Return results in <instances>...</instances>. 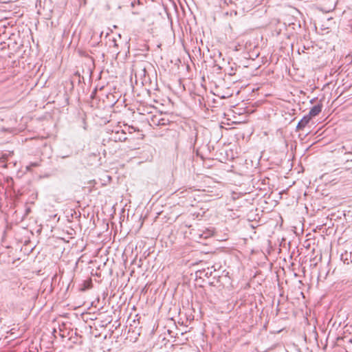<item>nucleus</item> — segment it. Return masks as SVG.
Returning <instances> with one entry per match:
<instances>
[{"label": "nucleus", "mask_w": 352, "mask_h": 352, "mask_svg": "<svg viewBox=\"0 0 352 352\" xmlns=\"http://www.w3.org/2000/svg\"><path fill=\"white\" fill-rule=\"evenodd\" d=\"M151 124L154 126H166L169 124V120L163 114L155 115L151 118Z\"/></svg>", "instance_id": "1"}, {"label": "nucleus", "mask_w": 352, "mask_h": 352, "mask_svg": "<svg viewBox=\"0 0 352 352\" xmlns=\"http://www.w3.org/2000/svg\"><path fill=\"white\" fill-rule=\"evenodd\" d=\"M110 139L114 140L115 142H124L126 140L127 138L124 130H121L113 132Z\"/></svg>", "instance_id": "2"}, {"label": "nucleus", "mask_w": 352, "mask_h": 352, "mask_svg": "<svg viewBox=\"0 0 352 352\" xmlns=\"http://www.w3.org/2000/svg\"><path fill=\"white\" fill-rule=\"evenodd\" d=\"M322 104H316L310 109L309 113L307 116H310V118L311 119L313 117L318 116L322 111Z\"/></svg>", "instance_id": "3"}, {"label": "nucleus", "mask_w": 352, "mask_h": 352, "mask_svg": "<svg viewBox=\"0 0 352 352\" xmlns=\"http://www.w3.org/2000/svg\"><path fill=\"white\" fill-rule=\"evenodd\" d=\"M310 120H311L310 116H304L299 121V122H298V124L297 125V129H299V130L300 129H302L303 128H305L309 124Z\"/></svg>", "instance_id": "4"}, {"label": "nucleus", "mask_w": 352, "mask_h": 352, "mask_svg": "<svg viewBox=\"0 0 352 352\" xmlns=\"http://www.w3.org/2000/svg\"><path fill=\"white\" fill-rule=\"evenodd\" d=\"M342 258L347 264L352 263V252H348L346 251L344 254H342Z\"/></svg>", "instance_id": "5"}, {"label": "nucleus", "mask_w": 352, "mask_h": 352, "mask_svg": "<svg viewBox=\"0 0 352 352\" xmlns=\"http://www.w3.org/2000/svg\"><path fill=\"white\" fill-rule=\"evenodd\" d=\"M8 47V45L6 44V42H0V51H3L6 49H7Z\"/></svg>", "instance_id": "6"}, {"label": "nucleus", "mask_w": 352, "mask_h": 352, "mask_svg": "<svg viewBox=\"0 0 352 352\" xmlns=\"http://www.w3.org/2000/svg\"><path fill=\"white\" fill-rule=\"evenodd\" d=\"M39 162H31L30 165L27 167L28 169H30L32 167H37L39 166Z\"/></svg>", "instance_id": "7"}, {"label": "nucleus", "mask_w": 352, "mask_h": 352, "mask_svg": "<svg viewBox=\"0 0 352 352\" xmlns=\"http://www.w3.org/2000/svg\"><path fill=\"white\" fill-rule=\"evenodd\" d=\"M142 73H143V75H144V81H146V70L145 68H144L142 70Z\"/></svg>", "instance_id": "8"}, {"label": "nucleus", "mask_w": 352, "mask_h": 352, "mask_svg": "<svg viewBox=\"0 0 352 352\" xmlns=\"http://www.w3.org/2000/svg\"><path fill=\"white\" fill-rule=\"evenodd\" d=\"M187 192L186 190H185V191H181V192H175L174 194H175L176 196H179V195L183 194V193H185V192Z\"/></svg>", "instance_id": "9"}, {"label": "nucleus", "mask_w": 352, "mask_h": 352, "mask_svg": "<svg viewBox=\"0 0 352 352\" xmlns=\"http://www.w3.org/2000/svg\"><path fill=\"white\" fill-rule=\"evenodd\" d=\"M129 130H133V131H135V128L133 126H131V127H129ZM132 131H129V133H131Z\"/></svg>", "instance_id": "10"}, {"label": "nucleus", "mask_w": 352, "mask_h": 352, "mask_svg": "<svg viewBox=\"0 0 352 352\" xmlns=\"http://www.w3.org/2000/svg\"><path fill=\"white\" fill-rule=\"evenodd\" d=\"M341 149H342V151H344H344H346V146H342V148H341Z\"/></svg>", "instance_id": "11"}, {"label": "nucleus", "mask_w": 352, "mask_h": 352, "mask_svg": "<svg viewBox=\"0 0 352 352\" xmlns=\"http://www.w3.org/2000/svg\"><path fill=\"white\" fill-rule=\"evenodd\" d=\"M351 153H352V152H351V151H345L344 152V154H351Z\"/></svg>", "instance_id": "12"}, {"label": "nucleus", "mask_w": 352, "mask_h": 352, "mask_svg": "<svg viewBox=\"0 0 352 352\" xmlns=\"http://www.w3.org/2000/svg\"><path fill=\"white\" fill-rule=\"evenodd\" d=\"M352 162V159H351V160H349V159H348V160H346V163H348V162Z\"/></svg>", "instance_id": "13"}, {"label": "nucleus", "mask_w": 352, "mask_h": 352, "mask_svg": "<svg viewBox=\"0 0 352 352\" xmlns=\"http://www.w3.org/2000/svg\"><path fill=\"white\" fill-rule=\"evenodd\" d=\"M113 41H114V46L117 47L118 46L117 43H116V41L114 40H113Z\"/></svg>", "instance_id": "14"}, {"label": "nucleus", "mask_w": 352, "mask_h": 352, "mask_svg": "<svg viewBox=\"0 0 352 352\" xmlns=\"http://www.w3.org/2000/svg\"><path fill=\"white\" fill-rule=\"evenodd\" d=\"M350 26L352 28V21H351V23L350 24Z\"/></svg>", "instance_id": "15"}]
</instances>
